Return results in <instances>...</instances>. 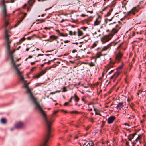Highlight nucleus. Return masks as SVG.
<instances>
[{"label": "nucleus", "instance_id": "1", "mask_svg": "<svg viewBox=\"0 0 146 146\" xmlns=\"http://www.w3.org/2000/svg\"><path fill=\"white\" fill-rule=\"evenodd\" d=\"M24 86L27 89V93L29 94L30 99L35 104V108L40 112L46 125H49V124H51L54 121V119L52 118L53 115H52L51 117L48 118L47 117L46 113L42 109L40 105L37 102L36 98H35L33 96L29 88L28 84L26 83V81L24 82Z\"/></svg>", "mask_w": 146, "mask_h": 146}, {"label": "nucleus", "instance_id": "2", "mask_svg": "<svg viewBox=\"0 0 146 146\" xmlns=\"http://www.w3.org/2000/svg\"><path fill=\"white\" fill-rule=\"evenodd\" d=\"M1 5L3 6L2 9V12L3 14V18L5 21V23L4 26L5 28V38L6 40L7 44V48L8 50H9L10 44L11 43L9 40V37L10 36L9 35V34L11 33V31L7 29V27L9 25V23L7 21L8 19V17H9L10 14H8L7 13V9L5 3L3 4L1 3Z\"/></svg>", "mask_w": 146, "mask_h": 146}, {"label": "nucleus", "instance_id": "3", "mask_svg": "<svg viewBox=\"0 0 146 146\" xmlns=\"http://www.w3.org/2000/svg\"><path fill=\"white\" fill-rule=\"evenodd\" d=\"M11 57L12 59V63L14 66L15 70L16 71V73L19 76L20 81L23 83H24V82H26V81L24 80V78L21 75L23 73V72L20 71V69H19L17 67V66L15 64V62L13 61V58L12 56L11 55Z\"/></svg>", "mask_w": 146, "mask_h": 146}, {"label": "nucleus", "instance_id": "4", "mask_svg": "<svg viewBox=\"0 0 146 146\" xmlns=\"http://www.w3.org/2000/svg\"><path fill=\"white\" fill-rule=\"evenodd\" d=\"M46 125L47 127V132L46 138L44 139V143L41 145L40 146H48L47 145V143L49 140L50 137L51 136L50 132L51 124H49V126L48 125Z\"/></svg>", "mask_w": 146, "mask_h": 146}, {"label": "nucleus", "instance_id": "5", "mask_svg": "<svg viewBox=\"0 0 146 146\" xmlns=\"http://www.w3.org/2000/svg\"><path fill=\"white\" fill-rule=\"evenodd\" d=\"M6 50H7V51L8 54V56H9V58L11 59V63L13 64V67L14 68V69H15L14 66L13 64L12 63V59L11 58V55L12 56V57L13 58V61L15 62H17V61H19L21 59V58H18L17 60H16L14 61V58H13V53L15 51V50L13 51H10V48H9V50H8V49L7 48V47H6ZM15 64L16 65V64ZM16 66H17V67L18 66H17V65H16Z\"/></svg>", "mask_w": 146, "mask_h": 146}, {"label": "nucleus", "instance_id": "6", "mask_svg": "<svg viewBox=\"0 0 146 146\" xmlns=\"http://www.w3.org/2000/svg\"><path fill=\"white\" fill-rule=\"evenodd\" d=\"M111 38L112 37L109 34L106 35L101 38V40L102 43H104L110 40Z\"/></svg>", "mask_w": 146, "mask_h": 146}, {"label": "nucleus", "instance_id": "7", "mask_svg": "<svg viewBox=\"0 0 146 146\" xmlns=\"http://www.w3.org/2000/svg\"><path fill=\"white\" fill-rule=\"evenodd\" d=\"M139 10V6L134 7L130 11L128 12L127 15L130 16L132 15H134L135 13L138 12Z\"/></svg>", "mask_w": 146, "mask_h": 146}, {"label": "nucleus", "instance_id": "8", "mask_svg": "<svg viewBox=\"0 0 146 146\" xmlns=\"http://www.w3.org/2000/svg\"><path fill=\"white\" fill-rule=\"evenodd\" d=\"M120 29V27L118 25H116L115 27L112 29L111 32L109 34L112 37L115 34L118 32Z\"/></svg>", "mask_w": 146, "mask_h": 146}, {"label": "nucleus", "instance_id": "9", "mask_svg": "<svg viewBox=\"0 0 146 146\" xmlns=\"http://www.w3.org/2000/svg\"><path fill=\"white\" fill-rule=\"evenodd\" d=\"M123 54L120 52H119L116 54L115 61L118 63L121 60Z\"/></svg>", "mask_w": 146, "mask_h": 146}, {"label": "nucleus", "instance_id": "10", "mask_svg": "<svg viewBox=\"0 0 146 146\" xmlns=\"http://www.w3.org/2000/svg\"><path fill=\"white\" fill-rule=\"evenodd\" d=\"M115 118L113 116H111L109 117L108 119V123L110 124L112 123L115 119Z\"/></svg>", "mask_w": 146, "mask_h": 146}, {"label": "nucleus", "instance_id": "11", "mask_svg": "<svg viewBox=\"0 0 146 146\" xmlns=\"http://www.w3.org/2000/svg\"><path fill=\"white\" fill-rule=\"evenodd\" d=\"M24 124L21 122H19L16 123L15 127L17 129H20L23 127Z\"/></svg>", "mask_w": 146, "mask_h": 146}, {"label": "nucleus", "instance_id": "12", "mask_svg": "<svg viewBox=\"0 0 146 146\" xmlns=\"http://www.w3.org/2000/svg\"><path fill=\"white\" fill-rule=\"evenodd\" d=\"M120 74V73L118 71H117L114 74L113 76L112 77H111L110 79L111 80L112 79H114L113 81L114 82L116 78Z\"/></svg>", "mask_w": 146, "mask_h": 146}, {"label": "nucleus", "instance_id": "13", "mask_svg": "<svg viewBox=\"0 0 146 146\" xmlns=\"http://www.w3.org/2000/svg\"><path fill=\"white\" fill-rule=\"evenodd\" d=\"M101 22V17L98 16V17L97 18L94 22V25L95 26L98 25L100 24Z\"/></svg>", "mask_w": 146, "mask_h": 146}, {"label": "nucleus", "instance_id": "14", "mask_svg": "<svg viewBox=\"0 0 146 146\" xmlns=\"http://www.w3.org/2000/svg\"><path fill=\"white\" fill-rule=\"evenodd\" d=\"M115 64L114 62H111L110 63L106 66V68L107 70H109L110 68L113 67Z\"/></svg>", "mask_w": 146, "mask_h": 146}, {"label": "nucleus", "instance_id": "15", "mask_svg": "<svg viewBox=\"0 0 146 146\" xmlns=\"http://www.w3.org/2000/svg\"><path fill=\"white\" fill-rule=\"evenodd\" d=\"M111 46L110 44H109L106 46H105L103 47L101 50V51L102 52L103 51H106Z\"/></svg>", "mask_w": 146, "mask_h": 146}, {"label": "nucleus", "instance_id": "16", "mask_svg": "<svg viewBox=\"0 0 146 146\" xmlns=\"http://www.w3.org/2000/svg\"><path fill=\"white\" fill-rule=\"evenodd\" d=\"M123 106V103L120 102L118 104L116 107H117L118 109L121 110L122 108V107Z\"/></svg>", "mask_w": 146, "mask_h": 146}, {"label": "nucleus", "instance_id": "17", "mask_svg": "<svg viewBox=\"0 0 146 146\" xmlns=\"http://www.w3.org/2000/svg\"><path fill=\"white\" fill-rule=\"evenodd\" d=\"M83 146H94L93 142L92 141H90L87 145L85 143L84 144Z\"/></svg>", "mask_w": 146, "mask_h": 146}, {"label": "nucleus", "instance_id": "18", "mask_svg": "<svg viewBox=\"0 0 146 146\" xmlns=\"http://www.w3.org/2000/svg\"><path fill=\"white\" fill-rule=\"evenodd\" d=\"M50 41L52 42L54 39H56L57 38V37L54 35H52L50 37Z\"/></svg>", "mask_w": 146, "mask_h": 146}, {"label": "nucleus", "instance_id": "19", "mask_svg": "<svg viewBox=\"0 0 146 146\" xmlns=\"http://www.w3.org/2000/svg\"><path fill=\"white\" fill-rule=\"evenodd\" d=\"M35 0H29L28 1L29 4L30 6H32L33 4L35 2Z\"/></svg>", "mask_w": 146, "mask_h": 146}, {"label": "nucleus", "instance_id": "20", "mask_svg": "<svg viewBox=\"0 0 146 146\" xmlns=\"http://www.w3.org/2000/svg\"><path fill=\"white\" fill-rule=\"evenodd\" d=\"M22 21V19H20L19 20L17 23L15 25L14 27H17L20 23Z\"/></svg>", "mask_w": 146, "mask_h": 146}, {"label": "nucleus", "instance_id": "21", "mask_svg": "<svg viewBox=\"0 0 146 146\" xmlns=\"http://www.w3.org/2000/svg\"><path fill=\"white\" fill-rule=\"evenodd\" d=\"M113 9H111L105 15V16H109L111 14L112 11Z\"/></svg>", "mask_w": 146, "mask_h": 146}, {"label": "nucleus", "instance_id": "22", "mask_svg": "<svg viewBox=\"0 0 146 146\" xmlns=\"http://www.w3.org/2000/svg\"><path fill=\"white\" fill-rule=\"evenodd\" d=\"M1 123L3 124H5L7 122L6 119L4 118L1 119Z\"/></svg>", "mask_w": 146, "mask_h": 146}, {"label": "nucleus", "instance_id": "23", "mask_svg": "<svg viewBox=\"0 0 146 146\" xmlns=\"http://www.w3.org/2000/svg\"><path fill=\"white\" fill-rule=\"evenodd\" d=\"M134 137L132 135H130L128 137V139L129 140L131 141L132 139L134 138Z\"/></svg>", "mask_w": 146, "mask_h": 146}, {"label": "nucleus", "instance_id": "24", "mask_svg": "<svg viewBox=\"0 0 146 146\" xmlns=\"http://www.w3.org/2000/svg\"><path fill=\"white\" fill-rule=\"evenodd\" d=\"M74 98L76 102H77L79 101V98L76 95V94H75L74 95V96L73 97Z\"/></svg>", "mask_w": 146, "mask_h": 146}, {"label": "nucleus", "instance_id": "25", "mask_svg": "<svg viewBox=\"0 0 146 146\" xmlns=\"http://www.w3.org/2000/svg\"><path fill=\"white\" fill-rule=\"evenodd\" d=\"M88 64L90 67H92L95 66V64L93 62H90L88 63Z\"/></svg>", "mask_w": 146, "mask_h": 146}, {"label": "nucleus", "instance_id": "26", "mask_svg": "<svg viewBox=\"0 0 146 146\" xmlns=\"http://www.w3.org/2000/svg\"><path fill=\"white\" fill-rule=\"evenodd\" d=\"M78 36H80L82 35L83 34V32L80 30H78Z\"/></svg>", "mask_w": 146, "mask_h": 146}, {"label": "nucleus", "instance_id": "27", "mask_svg": "<svg viewBox=\"0 0 146 146\" xmlns=\"http://www.w3.org/2000/svg\"><path fill=\"white\" fill-rule=\"evenodd\" d=\"M70 113H74V114H78V113H81V112H78V111H70Z\"/></svg>", "mask_w": 146, "mask_h": 146}, {"label": "nucleus", "instance_id": "28", "mask_svg": "<svg viewBox=\"0 0 146 146\" xmlns=\"http://www.w3.org/2000/svg\"><path fill=\"white\" fill-rule=\"evenodd\" d=\"M101 55V53H97L96 55V58H99Z\"/></svg>", "mask_w": 146, "mask_h": 146}, {"label": "nucleus", "instance_id": "29", "mask_svg": "<svg viewBox=\"0 0 146 146\" xmlns=\"http://www.w3.org/2000/svg\"><path fill=\"white\" fill-rule=\"evenodd\" d=\"M41 75V74H38L36 76H34V77H35V78H38L40 77Z\"/></svg>", "mask_w": 146, "mask_h": 146}, {"label": "nucleus", "instance_id": "30", "mask_svg": "<svg viewBox=\"0 0 146 146\" xmlns=\"http://www.w3.org/2000/svg\"><path fill=\"white\" fill-rule=\"evenodd\" d=\"M46 72V70H43L41 72V75H43Z\"/></svg>", "mask_w": 146, "mask_h": 146}, {"label": "nucleus", "instance_id": "31", "mask_svg": "<svg viewBox=\"0 0 146 146\" xmlns=\"http://www.w3.org/2000/svg\"><path fill=\"white\" fill-rule=\"evenodd\" d=\"M43 83H37L35 86V87H37L38 86H40Z\"/></svg>", "mask_w": 146, "mask_h": 146}, {"label": "nucleus", "instance_id": "32", "mask_svg": "<svg viewBox=\"0 0 146 146\" xmlns=\"http://www.w3.org/2000/svg\"><path fill=\"white\" fill-rule=\"evenodd\" d=\"M67 91L66 89V87L64 86L63 87V90L62 92H65Z\"/></svg>", "mask_w": 146, "mask_h": 146}, {"label": "nucleus", "instance_id": "33", "mask_svg": "<svg viewBox=\"0 0 146 146\" xmlns=\"http://www.w3.org/2000/svg\"><path fill=\"white\" fill-rule=\"evenodd\" d=\"M94 110L95 111V114L96 115H101L99 113L97 112L96 111V110L95 108H94Z\"/></svg>", "mask_w": 146, "mask_h": 146}, {"label": "nucleus", "instance_id": "34", "mask_svg": "<svg viewBox=\"0 0 146 146\" xmlns=\"http://www.w3.org/2000/svg\"><path fill=\"white\" fill-rule=\"evenodd\" d=\"M69 34L70 35H73V32L72 31H70L69 32Z\"/></svg>", "mask_w": 146, "mask_h": 146}, {"label": "nucleus", "instance_id": "35", "mask_svg": "<svg viewBox=\"0 0 146 146\" xmlns=\"http://www.w3.org/2000/svg\"><path fill=\"white\" fill-rule=\"evenodd\" d=\"M88 27H84L81 28V29H83L84 31H86V29Z\"/></svg>", "mask_w": 146, "mask_h": 146}, {"label": "nucleus", "instance_id": "36", "mask_svg": "<svg viewBox=\"0 0 146 146\" xmlns=\"http://www.w3.org/2000/svg\"><path fill=\"white\" fill-rule=\"evenodd\" d=\"M97 44L96 43H94L93 44V45L92 46V48H94L96 46Z\"/></svg>", "mask_w": 146, "mask_h": 146}, {"label": "nucleus", "instance_id": "37", "mask_svg": "<svg viewBox=\"0 0 146 146\" xmlns=\"http://www.w3.org/2000/svg\"><path fill=\"white\" fill-rule=\"evenodd\" d=\"M90 127V126H88L87 127H86L85 128V129L87 131L89 129V128Z\"/></svg>", "mask_w": 146, "mask_h": 146}, {"label": "nucleus", "instance_id": "38", "mask_svg": "<svg viewBox=\"0 0 146 146\" xmlns=\"http://www.w3.org/2000/svg\"><path fill=\"white\" fill-rule=\"evenodd\" d=\"M26 15V13H25L24 16L21 19H22V20H23V19H24V18L25 17V16Z\"/></svg>", "mask_w": 146, "mask_h": 146}, {"label": "nucleus", "instance_id": "39", "mask_svg": "<svg viewBox=\"0 0 146 146\" xmlns=\"http://www.w3.org/2000/svg\"><path fill=\"white\" fill-rule=\"evenodd\" d=\"M32 56H29V57H28V58H27L25 59V61H27V60L28 59V58H32Z\"/></svg>", "mask_w": 146, "mask_h": 146}, {"label": "nucleus", "instance_id": "40", "mask_svg": "<svg viewBox=\"0 0 146 146\" xmlns=\"http://www.w3.org/2000/svg\"><path fill=\"white\" fill-rule=\"evenodd\" d=\"M77 52V50H74L72 51V53H74Z\"/></svg>", "mask_w": 146, "mask_h": 146}, {"label": "nucleus", "instance_id": "41", "mask_svg": "<svg viewBox=\"0 0 146 146\" xmlns=\"http://www.w3.org/2000/svg\"><path fill=\"white\" fill-rule=\"evenodd\" d=\"M73 98H74V97H72H72L70 98V100H69V102H71V101H72V99Z\"/></svg>", "mask_w": 146, "mask_h": 146}, {"label": "nucleus", "instance_id": "42", "mask_svg": "<svg viewBox=\"0 0 146 146\" xmlns=\"http://www.w3.org/2000/svg\"><path fill=\"white\" fill-rule=\"evenodd\" d=\"M64 42L65 43H68V42H69L70 41L68 40H66L64 41Z\"/></svg>", "mask_w": 146, "mask_h": 146}, {"label": "nucleus", "instance_id": "43", "mask_svg": "<svg viewBox=\"0 0 146 146\" xmlns=\"http://www.w3.org/2000/svg\"><path fill=\"white\" fill-rule=\"evenodd\" d=\"M68 102H66L64 103V105L65 106H67V105H68Z\"/></svg>", "mask_w": 146, "mask_h": 146}, {"label": "nucleus", "instance_id": "44", "mask_svg": "<svg viewBox=\"0 0 146 146\" xmlns=\"http://www.w3.org/2000/svg\"><path fill=\"white\" fill-rule=\"evenodd\" d=\"M5 0H1V3H3V4H4V3H5Z\"/></svg>", "mask_w": 146, "mask_h": 146}, {"label": "nucleus", "instance_id": "45", "mask_svg": "<svg viewBox=\"0 0 146 146\" xmlns=\"http://www.w3.org/2000/svg\"><path fill=\"white\" fill-rule=\"evenodd\" d=\"M77 34V32H74L73 33V35H76Z\"/></svg>", "mask_w": 146, "mask_h": 146}, {"label": "nucleus", "instance_id": "46", "mask_svg": "<svg viewBox=\"0 0 146 146\" xmlns=\"http://www.w3.org/2000/svg\"><path fill=\"white\" fill-rule=\"evenodd\" d=\"M58 112V111H54V113H53V114H56V113Z\"/></svg>", "mask_w": 146, "mask_h": 146}, {"label": "nucleus", "instance_id": "47", "mask_svg": "<svg viewBox=\"0 0 146 146\" xmlns=\"http://www.w3.org/2000/svg\"><path fill=\"white\" fill-rule=\"evenodd\" d=\"M122 66H123L122 65V66H119L118 68V69H121L122 68Z\"/></svg>", "mask_w": 146, "mask_h": 146}, {"label": "nucleus", "instance_id": "48", "mask_svg": "<svg viewBox=\"0 0 146 146\" xmlns=\"http://www.w3.org/2000/svg\"><path fill=\"white\" fill-rule=\"evenodd\" d=\"M78 135H75V136L74 139H77L78 138Z\"/></svg>", "mask_w": 146, "mask_h": 146}, {"label": "nucleus", "instance_id": "49", "mask_svg": "<svg viewBox=\"0 0 146 146\" xmlns=\"http://www.w3.org/2000/svg\"><path fill=\"white\" fill-rule=\"evenodd\" d=\"M113 70H111V71H110V72H109V73H108V74H111V73L113 72Z\"/></svg>", "mask_w": 146, "mask_h": 146}, {"label": "nucleus", "instance_id": "50", "mask_svg": "<svg viewBox=\"0 0 146 146\" xmlns=\"http://www.w3.org/2000/svg\"><path fill=\"white\" fill-rule=\"evenodd\" d=\"M60 35L61 36H64V34L62 33H60Z\"/></svg>", "mask_w": 146, "mask_h": 146}, {"label": "nucleus", "instance_id": "51", "mask_svg": "<svg viewBox=\"0 0 146 146\" xmlns=\"http://www.w3.org/2000/svg\"><path fill=\"white\" fill-rule=\"evenodd\" d=\"M86 15L85 14H82L81 15V16L82 17H85Z\"/></svg>", "mask_w": 146, "mask_h": 146}, {"label": "nucleus", "instance_id": "52", "mask_svg": "<svg viewBox=\"0 0 146 146\" xmlns=\"http://www.w3.org/2000/svg\"><path fill=\"white\" fill-rule=\"evenodd\" d=\"M26 6H27V5L26 4H25L23 6V8H24V9L26 7Z\"/></svg>", "mask_w": 146, "mask_h": 146}, {"label": "nucleus", "instance_id": "53", "mask_svg": "<svg viewBox=\"0 0 146 146\" xmlns=\"http://www.w3.org/2000/svg\"><path fill=\"white\" fill-rule=\"evenodd\" d=\"M38 1L39 2H40V1H42V2H43V1H46V0H38Z\"/></svg>", "mask_w": 146, "mask_h": 146}, {"label": "nucleus", "instance_id": "54", "mask_svg": "<svg viewBox=\"0 0 146 146\" xmlns=\"http://www.w3.org/2000/svg\"><path fill=\"white\" fill-rule=\"evenodd\" d=\"M35 62H31V64L32 65L35 64Z\"/></svg>", "mask_w": 146, "mask_h": 146}, {"label": "nucleus", "instance_id": "55", "mask_svg": "<svg viewBox=\"0 0 146 146\" xmlns=\"http://www.w3.org/2000/svg\"><path fill=\"white\" fill-rule=\"evenodd\" d=\"M36 68V67H33L32 68V69H31V70L32 71H33V70L35 68Z\"/></svg>", "mask_w": 146, "mask_h": 146}, {"label": "nucleus", "instance_id": "56", "mask_svg": "<svg viewBox=\"0 0 146 146\" xmlns=\"http://www.w3.org/2000/svg\"><path fill=\"white\" fill-rule=\"evenodd\" d=\"M136 134V133H135L132 134H130L131 135H132L134 137V136Z\"/></svg>", "mask_w": 146, "mask_h": 146}, {"label": "nucleus", "instance_id": "57", "mask_svg": "<svg viewBox=\"0 0 146 146\" xmlns=\"http://www.w3.org/2000/svg\"><path fill=\"white\" fill-rule=\"evenodd\" d=\"M140 137V136L139 135L138 137L136 139L135 141L136 142L137 141V139H138Z\"/></svg>", "mask_w": 146, "mask_h": 146}, {"label": "nucleus", "instance_id": "58", "mask_svg": "<svg viewBox=\"0 0 146 146\" xmlns=\"http://www.w3.org/2000/svg\"><path fill=\"white\" fill-rule=\"evenodd\" d=\"M122 44V43H121V44L120 45H119L118 46V48H120V47H121V45Z\"/></svg>", "mask_w": 146, "mask_h": 146}, {"label": "nucleus", "instance_id": "59", "mask_svg": "<svg viewBox=\"0 0 146 146\" xmlns=\"http://www.w3.org/2000/svg\"><path fill=\"white\" fill-rule=\"evenodd\" d=\"M68 34H64V36H68Z\"/></svg>", "mask_w": 146, "mask_h": 146}, {"label": "nucleus", "instance_id": "60", "mask_svg": "<svg viewBox=\"0 0 146 146\" xmlns=\"http://www.w3.org/2000/svg\"><path fill=\"white\" fill-rule=\"evenodd\" d=\"M107 7L104 8V9H102V11H105L106 9L107 8Z\"/></svg>", "mask_w": 146, "mask_h": 146}, {"label": "nucleus", "instance_id": "61", "mask_svg": "<svg viewBox=\"0 0 146 146\" xmlns=\"http://www.w3.org/2000/svg\"><path fill=\"white\" fill-rule=\"evenodd\" d=\"M15 0H11V2L13 3L15 1Z\"/></svg>", "mask_w": 146, "mask_h": 146}, {"label": "nucleus", "instance_id": "62", "mask_svg": "<svg viewBox=\"0 0 146 146\" xmlns=\"http://www.w3.org/2000/svg\"><path fill=\"white\" fill-rule=\"evenodd\" d=\"M124 125H127V126H129V124H128L127 123H125L124 124Z\"/></svg>", "mask_w": 146, "mask_h": 146}, {"label": "nucleus", "instance_id": "63", "mask_svg": "<svg viewBox=\"0 0 146 146\" xmlns=\"http://www.w3.org/2000/svg\"><path fill=\"white\" fill-rule=\"evenodd\" d=\"M138 92H139V93H141L142 92V91L141 90H140L138 91Z\"/></svg>", "mask_w": 146, "mask_h": 146}, {"label": "nucleus", "instance_id": "64", "mask_svg": "<svg viewBox=\"0 0 146 146\" xmlns=\"http://www.w3.org/2000/svg\"><path fill=\"white\" fill-rule=\"evenodd\" d=\"M31 38V37H29L27 38V39L28 40H30Z\"/></svg>", "mask_w": 146, "mask_h": 146}]
</instances>
